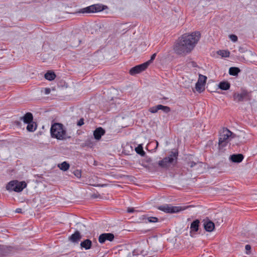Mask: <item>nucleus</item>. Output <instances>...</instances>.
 <instances>
[{
    "label": "nucleus",
    "instance_id": "3",
    "mask_svg": "<svg viewBox=\"0 0 257 257\" xmlns=\"http://www.w3.org/2000/svg\"><path fill=\"white\" fill-rule=\"evenodd\" d=\"M188 44H185L180 38H179L177 41L174 45L173 50L175 53L182 56H186L190 53L192 50L188 46Z\"/></svg>",
    "mask_w": 257,
    "mask_h": 257
},
{
    "label": "nucleus",
    "instance_id": "12",
    "mask_svg": "<svg viewBox=\"0 0 257 257\" xmlns=\"http://www.w3.org/2000/svg\"><path fill=\"white\" fill-rule=\"evenodd\" d=\"M114 238L113 234L111 233H104L101 234L98 237V241L100 243H104L106 240L112 241Z\"/></svg>",
    "mask_w": 257,
    "mask_h": 257
},
{
    "label": "nucleus",
    "instance_id": "22",
    "mask_svg": "<svg viewBox=\"0 0 257 257\" xmlns=\"http://www.w3.org/2000/svg\"><path fill=\"white\" fill-rule=\"evenodd\" d=\"M45 78L49 81L54 80L56 77V75L54 72L48 71L45 74Z\"/></svg>",
    "mask_w": 257,
    "mask_h": 257
},
{
    "label": "nucleus",
    "instance_id": "16",
    "mask_svg": "<svg viewBox=\"0 0 257 257\" xmlns=\"http://www.w3.org/2000/svg\"><path fill=\"white\" fill-rule=\"evenodd\" d=\"M243 156L241 154H233L230 156V160L234 163H240L243 159Z\"/></svg>",
    "mask_w": 257,
    "mask_h": 257
},
{
    "label": "nucleus",
    "instance_id": "1",
    "mask_svg": "<svg viewBox=\"0 0 257 257\" xmlns=\"http://www.w3.org/2000/svg\"><path fill=\"white\" fill-rule=\"evenodd\" d=\"M200 37V33L198 31H196L190 34H184L180 38L185 44L189 45H188V47L192 51L199 41Z\"/></svg>",
    "mask_w": 257,
    "mask_h": 257
},
{
    "label": "nucleus",
    "instance_id": "42",
    "mask_svg": "<svg viewBox=\"0 0 257 257\" xmlns=\"http://www.w3.org/2000/svg\"><path fill=\"white\" fill-rule=\"evenodd\" d=\"M156 143H157V146H158V142H157Z\"/></svg>",
    "mask_w": 257,
    "mask_h": 257
},
{
    "label": "nucleus",
    "instance_id": "27",
    "mask_svg": "<svg viewBox=\"0 0 257 257\" xmlns=\"http://www.w3.org/2000/svg\"><path fill=\"white\" fill-rule=\"evenodd\" d=\"M218 54L222 57H228L229 56V52L225 50H220L218 52Z\"/></svg>",
    "mask_w": 257,
    "mask_h": 257
},
{
    "label": "nucleus",
    "instance_id": "17",
    "mask_svg": "<svg viewBox=\"0 0 257 257\" xmlns=\"http://www.w3.org/2000/svg\"><path fill=\"white\" fill-rule=\"evenodd\" d=\"M21 120H23L25 123L31 122L33 120V114L31 112H27L23 117H21Z\"/></svg>",
    "mask_w": 257,
    "mask_h": 257
},
{
    "label": "nucleus",
    "instance_id": "28",
    "mask_svg": "<svg viewBox=\"0 0 257 257\" xmlns=\"http://www.w3.org/2000/svg\"><path fill=\"white\" fill-rule=\"evenodd\" d=\"M230 39L233 42H235L237 41V37L233 34H231L229 36Z\"/></svg>",
    "mask_w": 257,
    "mask_h": 257
},
{
    "label": "nucleus",
    "instance_id": "15",
    "mask_svg": "<svg viewBox=\"0 0 257 257\" xmlns=\"http://www.w3.org/2000/svg\"><path fill=\"white\" fill-rule=\"evenodd\" d=\"M105 130L101 127L96 128L93 132V136L95 139L99 140L101 136L105 134Z\"/></svg>",
    "mask_w": 257,
    "mask_h": 257
},
{
    "label": "nucleus",
    "instance_id": "39",
    "mask_svg": "<svg viewBox=\"0 0 257 257\" xmlns=\"http://www.w3.org/2000/svg\"><path fill=\"white\" fill-rule=\"evenodd\" d=\"M133 255H136V254H138L139 253H138V249H135L133 252Z\"/></svg>",
    "mask_w": 257,
    "mask_h": 257
},
{
    "label": "nucleus",
    "instance_id": "11",
    "mask_svg": "<svg viewBox=\"0 0 257 257\" xmlns=\"http://www.w3.org/2000/svg\"><path fill=\"white\" fill-rule=\"evenodd\" d=\"M159 110H161L164 112L168 113L170 112L171 108L168 106L158 104L157 105L150 107L149 109V111L152 113H157Z\"/></svg>",
    "mask_w": 257,
    "mask_h": 257
},
{
    "label": "nucleus",
    "instance_id": "20",
    "mask_svg": "<svg viewBox=\"0 0 257 257\" xmlns=\"http://www.w3.org/2000/svg\"><path fill=\"white\" fill-rule=\"evenodd\" d=\"M230 87V83L227 81H221L218 84V87L221 90H227L229 89Z\"/></svg>",
    "mask_w": 257,
    "mask_h": 257
},
{
    "label": "nucleus",
    "instance_id": "13",
    "mask_svg": "<svg viewBox=\"0 0 257 257\" xmlns=\"http://www.w3.org/2000/svg\"><path fill=\"white\" fill-rule=\"evenodd\" d=\"M203 226L205 230L208 232L212 231L215 228L214 223L209 220H204Z\"/></svg>",
    "mask_w": 257,
    "mask_h": 257
},
{
    "label": "nucleus",
    "instance_id": "21",
    "mask_svg": "<svg viewBox=\"0 0 257 257\" xmlns=\"http://www.w3.org/2000/svg\"><path fill=\"white\" fill-rule=\"evenodd\" d=\"M27 124V130L28 131L33 132L36 130L37 125L35 122L33 121L31 122L28 123Z\"/></svg>",
    "mask_w": 257,
    "mask_h": 257
},
{
    "label": "nucleus",
    "instance_id": "8",
    "mask_svg": "<svg viewBox=\"0 0 257 257\" xmlns=\"http://www.w3.org/2000/svg\"><path fill=\"white\" fill-rule=\"evenodd\" d=\"M104 10L103 6L100 4H95L90 6L86 8L81 9L79 13H91L101 12Z\"/></svg>",
    "mask_w": 257,
    "mask_h": 257
},
{
    "label": "nucleus",
    "instance_id": "24",
    "mask_svg": "<svg viewBox=\"0 0 257 257\" xmlns=\"http://www.w3.org/2000/svg\"><path fill=\"white\" fill-rule=\"evenodd\" d=\"M240 71V69L237 67H231L229 70V73L232 76H236Z\"/></svg>",
    "mask_w": 257,
    "mask_h": 257
},
{
    "label": "nucleus",
    "instance_id": "41",
    "mask_svg": "<svg viewBox=\"0 0 257 257\" xmlns=\"http://www.w3.org/2000/svg\"><path fill=\"white\" fill-rule=\"evenodd\" d=\"M239 51L241 52H243V49L241 48H240L239 49Z\"/></svg>",
    "mask_w": 257,
    "mask_h": 257
},
{
    "label": "nucleus",
    "instance_id": "14",
    "mask_svg": "<svg viewBox=\"0 0 257 257\" xmlns=\"http://www.w3.org/2000/svg\"><path fill=\"white\" fill-rule=\"evenodd\" d=\"M200 221L198 219H196L193 221L190 225V235L192 236V234L197 232L198 230Z\"/></svg>",
    "mask_w": 257,
    "mask_h": 257
},
{
    "label": "nucleus",
    "instance_id": "31",
    "mask_svg": "<svg viewBox=\"0 0 257 257\" xmlns=\"http://www.w3.org/2000/svg\"><path fill=\"white\" fill-rule=\"evenodd\" d=\"M156 53H154L153 54L151 57V59L150 60H149V61H148L147 62H148V66L150 65V64L151 63H152V62L156 58Z\"/></svg>",
    "mask_w": 257,
    "mask_h": 257
},
{
    "label": "nucleus",
    "instance_id": "19",
    "mask_svg": "<svg viewBox=\"0 0 257 257\" xmlns=\"http://www.w3.org/2000/svg\"><path fill=\"white\" fill-rule=\"evenodd\" d=\"M92 242L90 240L86 239L80 243V246L82 248H84L85 249H89L91 247Z\"/></svg>",
    "mask_w": 257,
    "mask_h": 257
},
{
    "label": "nucleus",
    "instance_id": "30",
    "mask_svg": "<svg viewBox=\"0 0 257 257\" xmlns=\"http://www.w3.org/2000/svg\"><path fill=\"white\" fill-rule=\"evenodd\" d=\"M148 220L150 222H157L158 219L155 217H149L148 218Z\"/></svg>",
    "mask_w": 257,
    "mask_h": 257
},
{
    "label": "nucleus",
    "instance_id": "10",
    "mask_svg": "<svg viewBox=\"0 0 257 257\" xmlns=\"http://www.w3.org/2000/svg\"><path fill=\"white\" fill-rule=\"evenodd\" d=\"M148 62H145L143 64L137 65L132 68L129 71L130 74L131 75H134L140 73L142 71H144L148 67Z\"/></svg>",
    "mask_w": 257,
    "mask_h": 257
},
{
    "label": "nucleus",
    "instance_id": "26",
    "mask_svg": "<svg viewBox=\"0 0 257 257\" xmlns=\"http://www.w3.org/2000/svg\"><path fill=\"white\" fill-rule=\"evenodd\" d=\"M206 79L207 77L205 76L200 74L197 82H199L200 83L205 84L206 83Z\"/></svg>",
    "mask_w": 257,
    "mask_h": 257
},
{
    "label": "nucleus",
    "instance_id": "33",
    "mask_svg": "<svg viewBox=\"0 0 257 257\" xmlns=\"http://www.w3.org/2000/svg\"><path fill=\"white\" fill-rule=\"evenodd\" d=\"M84 124V119L83 118H80L77 122V124L78 126H81Z\"/></svg>",
    "mask_w": 257,
    "mask_h": 257
},
{
    "label": "nucleus",
    "instance_id": "32",
    "mask_svg": "<svg viewBox=\"0 0 257 257\" xmlns=\"http://www.w3.org/2000/svg\"><path fill=\"white\" fill-rule=\"evenodd\" d=\"M136 151L139 154H144L145 153L144 151L143 150V149L142 147H138L136 149Z\"/></svg>",
    "mask_w": 257,
    "mask_h": 257
},
{
    "label": "nucleus",
    "instance_id": "18",
    "mask_svg": "<svg viewBox=\"0 0 257 257\" xmlns=\"http://www.w3.org/2000/svg\"><path fill=\"white\" fill-rule=\"evenodd\" d=\"M81 238L80 233L78 231H76L69 237V240L73 242H78Z\"/></svg>",
    "mask_w": 257,
    "mask_h": 257
},
{
    "label": "nucleus",
    "instance_id": "23",
    "mask_svg": "<svg viewBox=\"0 0 257 257\" xmlns=\"http://www.w3.org/2000/svg\"><path fill=\"white\" fill-rule=\"evenodd\" d=\"M58 167L60 170L63 171H66L69 169L70 165L67 162H63V163L58 164Z\"/></svg>",
    "mask_w": 257,
    "mask_h": 257
},
{
    "label": "nucleus",
    "instance_id": "37",
    "mask_svg": "<svg viewBox=\"0 0 257 257\" xmlns=\"http://www.w3.org/2000/svg\"><path fill=\"white\" fill-rule=\"evenodd\" d=\"M196 164V163L194 162H190L188 163L189 166L190 168L193 167Z\"/></svg>",
    "mask_w": 257,
    "mask_h": 257
},
{
    "label": "nucleus",
    "instance_id": "7",
    "mask_svg": "<svg viewBox=\"0 0 257 257\" xmlns=\"http://www.w3.org/2000/svg\"><path fill=\"white\" fill-rule=\"evenodd\" d=\"M158 208L161 211L168 213H178L185 209V208H183L181 206H172L167 204L160 206Z\"/></svg>",
    "mask_w": 257,
    "mask_h": 257
},
{
    "label": "nucleus",
    "instance_id": "5",
    "mask_svg": "<svg viewBox=\"0 0 257 257\" xmlns=\"http://www.w3.org/2000/svg\"><path fill=\"white\" fill-rule=\"evenodd\" d=\"M235 137V135L228 129L227 128H223L219 139L218 144L219 147L223 148L226 146L228 143V140L229 138H234Z\"/></svg>",
    "mask_w": 257,
    "mask_h": 257
},
{
    "label": "nucleus",
    "instance_id": "2",
    "mask_svg": "<svg viewBox=\"0 0 257 257\" xmlns=\"http://www.w3.org/2000/svg\"><path fill=\"white\" fill-rule=\"evenodd\" d=\"M51 134L52 138L58 140H63L66 138V131L61 123H55L52 125Z\"/></svg>",
    "mask_w": 257,
    "mask_h": 257
},
{
    "label": "nucleus",
    "instance_id": "38",
    "mask_svg": "<svg viewBox=\"0 0 257 257\" xmlns=\"http://www.w3.org/2000/svg\"><path fill=\"white\" fill-rule=\"evenodd\" d=\"M16 212L18 213H22V209L21 208H17L16 210Z\"/></svg>",
    "mask_w": 257,
    "mask_h": 257
},
{
    "label": "nucleus",
    "instance_id": "6",
    "mask_svg": "<svg viewBox=\"0 0 257 257\" xmlns=\"http://www.w3.org/2000/svg\"><path fill=\"white\" fill-rule=\"evenodd\" d=\"M178 153L172 152L169 156L164 158L158 163L160 167L163 168H168L173 163L175 160L177 159Z\"/></svg>",
    "mask_w": 257,
    "mask_h": 257
},
{
    "label": "nucleus",
    "instance_id": "29",
    "mask_svg": "<svg viewBox=\"0 0 257 257\" xmlns=\"http://www.w3.org/2000/svg\"><path fill=\"white\" fill-rule=\"evenodd\" d=\"M73 173L74 175L78 178H80L81 176V172L79 170H75Z\"/></svg>",
    "mask_w": 257,
    "mask_h": 257
},
{
    "label": "nucleus",
    "instance_id": "9",
    "mask_svg": "<svg viewBox=\"0 0 257 257\" xmlns=\"http://www.w3.org/2000/svg\"><path fill=\"white\" fill-rule=\"evenodd\" d=\"M233 96L235 101L240 102L249 99V94L246 90H242L240 93H234Z\"/></svg>",
    "mask_w": 257,
    "mask_h": 257
},
{
    "label": "nucleus",
    "instance_id": "40",
    "mask_svg": "<svg viewBox=\"0 0 257 257\" xmlns=\"http://www.w3.org/2000/svg\"><path fill=\"white\" fill-rule=\"evenodd\" d=\"M106 184H97L96 185H95V186H99V187H104L106 186Z\"/></svg>",
    "mask_w": 257,
    "mask_h": 257
},
{
    "label": "nucleus",
    "instance_id": "25",
    "mask_svg": "<svg viewBox=\"0 0 257 257\" xmlns=\"http://www.w3.org/2000/svg\"><path fill=\"white\" fill-rule=\"evenodd\" d=\"M205 84L197 82L195 85V88L197 92L200 93L203 91L205 89Z\"/></svg>",
    "mask_w": 257,
    "mask_h": 257
},
{
    "label": "nucleus",
    "instance_id": "36",
    "mask_svg": "<svg viewBox=\"0 0 257 257\" xmlns=\"http://www.w3.org/2000/svg\"><path fill=\"white\" fill-rule=\"evenodd\" d=\"M135 211V209L133 208H130V207H128L127 208V212L128 213H133V212H134Z\"/></svg>",
    "mask_w": 257,
    "mask_h": 257
},
{
    "label": "nucleus",
    "instance_id": "34",
    "mask_svg": "<svg viewBox=\"0 0 257 257\" xmlns=\"http://www.w3.org/2000/svg\"><path fill=\"white\" fill-rule=\"evenodd\" d=\"M245 249H246V253H248V251H249L250 250V249H251V246H250V245H249V244H247V245H245Z\"/></svg>",
    "mask_w": 257,
    "mask_h": 257
},
{
    "label": "nucleus",
    "instance_id": "4",
    "mask_svg": "<svg viewBox=\"0 0 257 257\" xmlns=\"http://www.w3.org/2000/svg\"><path fill=\"white\" fill-rule=\"evenodd\" d=\"M27 186L25 182H19L17 180L10 181L6 186L7 190L12 191H14L17 192H21Z\"/></svg>",
    "mask_w": 257,
    "mask_h": 257
},
{
    "label": "nucleus",
    "instance_id": "35",
    "mask_svg": "<svg viewBox=\"0 0 257 257\" xmlns=\"http://www.w3.org/2000/svg\"><path fill=\"white\" fill-rule=\"evenodd\" d=\"M51 90L49 88H46L44 89V93L45 94H48L50 93Z\"/></svg>",
    "mask_w": 257,
    "mask_h": 257
}]
</instances>
